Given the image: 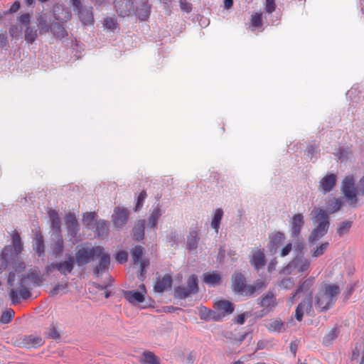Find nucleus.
I'll use <instances>...</instances> for the list:
<instances>
[{
	"mask_svg": "<svg viewBox=\"0 0 364 364\" xmlns=\"http://www.w3.org/2000/svg\"><path fill=\"white\" fill-rule=\"evenodd\" d=\"M10 267L16 271H23L26 265L23 262L18 261V258L13 252L12 247L5 246L0 255V274Z\"/></svg>",
	"mask_w": 364,
	"mask_h": 364,
	"instance_id": "obj_4",
	"label": "nucleus"
},
{
	"mask_svg": "<svg viewBox=\"0 0 364 364\" xmlns=\"http://www.w3.org/2000/svg\"><path fill=\"white\" fill-rule=\"evenodd\" d=\"M342 191L345 197L355 205L358 200L356 193L354 188V178L353 176H346L343 181Z\"/></svg>",
	"mask_w": 364,
	"mask_h": 364,
	"instance_id": "obj_15",
	"label": "nucleus"
},
{
	"mask_svg": "<svg viewBox=\"0 0 364 364\" xmlns=\"http://www.w3.org/2000/svg\"><path fill=\"white\" fill-rule=\"evenodd\" d=\"M53 16L59 22L51 23L50 31L56 38H63L68 36V33L61 22H67L71 18V13L64 7H57L53 10Z\"/></svg>",
	"mask_w": 364,
	"mask_h": 364,
	"instance_id": "obj_5",
	"label": "nucleus"
},
{
	"mask_svg": "<svg viewBox=\"0 0 364 364\" xmlns=\"http://www.w3.org/2000/svg\"><path fill=\"white\" fill-rule=\"evenodd\" d=\"M75 264L73 256L68 253L65 255V259L64 261L56 262V264L53 265V267L55 268V270H58L62 275L66 276L73 272Z\"/></svg>",
	"mask_w": 364,
	"mask_h": 364,
	"instance_id": "obj_16",
	"label": "nucleus"
},
{
	"mask_svg": "<svg viewBox=\"0 0 364 364\" xmlns=\"http://www.w3.org/2000/svg\"><path fill=\"white\" fill-rule=\"evenodd\" d=\"M246 278L240 272H235L232 275L231 287L232 291L237 294H242L245 289Z\"/></svg>",
	"mask_w": 364,
	"mask_h": 364,
	"instance_id": "obj_18",
	"label": "nucleus"
},
{
	"mask_svg": "<svg viewBox=\"0 0 364 364\" xmlns=\"http://www.w3.org/2000/svg\"><path fill=\"white\" fill-rule=\"evenodd\" d=\"M252 24L254 27H259L262 25V14L256 13L252 16L251 18Z\"/></svg>",
	"mask_w": 364,
	"mask_h": 364,
	"instance_id": "obj_62",
	"label": "nucleus"
},
{
	"mask_svg": "<svg viewBox=\"0 0 364 364\" xmlns=\"http://www.w3.org/2000/svg\"><path fill=\"white\" fill-rule=\"evenodd\" d=\"M129 210L126 208L117 206L112 215L113 225L117 230L122 229L127 223L129 217Z\"/></svg>",
	"mask_w": 364,
	"mask_h": 364,
	"instance_id": "obj_10",
	"label": "nucleus"
},
{
	"mask_svg": "<svg viewBox=\"0 0 364 364\" xmlns=\"http://www.w3.org/2000/svg\"><path fill=\"white\" fill-rule=\"evenodd\" d=\"M147 196L146 192L145 190H143L138 196L136 205L134 207V211L139 212L141 208L143 207L144 200Z\"/></svg>",
	"mask_w": 364,
	"mask_h": 364,
	"instance_id": "obj_51",
	"label": "nucleus"
},
{
	"mask_svg": "<svg viewBox=\"0 0 364 364\" xmlns=\"http://www.w3.org/2000/svg\"><path fill=\"white\" fill-rule=\"evenodd\" d=\"M187 288L192 294H196L199 291L198 277L191 274L187 279Z\"/></svg>",
	"mask_w": 364,
	"mask_h": 364,
	"instance_id": "obj_42",
	"label": "nucleus"
},
{
	"mask_svg": "<svg viewBox=\"0 0 364 364\" xmlns=\"http://www.w3.org/2000/svg\"><path fill=\"white\" fill-rule=\"evenodd\" d=\"M314 282V277H309L305 279L298 286L297 289H296V294L308 292L310 290V288L313 286Z\"/></svg>",
	"mask_w": 364,
	"mask_h": 364,
	"instance_id": "obj_43",
	"label": "nucleus"
},
{
	"mask_svg": "<svg viewBox=\"0 0 364 364\" xmlns=\"http://www.w3.org/2000/svg\"><path fill=\"white\" fill-rule=\"evenodd\" d=\"M42 282V277L36 269H31L26 274H21L18 282L19 289L11 288L9 292L11 304L16 305L21 299L27 300L31 297L32 287L40 286Z\"/></svg>",
	"mask_w": 364,
	"mask_h": 364,
	"instance_id": "obj_2",
	"label": "nucleus"
},
{
	"mask_svg": "<svg viewBox=\"0 0 364 364\" xmlns=\"http://www.w3.org/2000/svg\"><path fill=\"white\" fill-rule=\"evenodd\" d=\"M291 225V237L293 239H299L301 229L304 225V215L296 213L293 215Z\"/></svg>",
	"mask_w": 364,
	"mask_h": 364,
	"instance_id": "obj_19",
	"label": "nucleus"
},
{
	"mask_svg": "<svg viewBox=\"0 0 364 364\" xmlns=\"http://www.w3.org/2000/svg\"><path fill=\"white\" fill-rule=\"evenodd\" d=\"M9 33L12 38L18 40L21 35V28L16 24H12L9 27Z\"/></svg>",
	"mask_w": 364,
	"mask_h": 364,
	"instance_id": "obj_53",
	"label": "nucleus"
},
{
	"mask_svg": "<svg viewBox=\"0 0 364 364\" xmlns=\"http://www.w3.org/2000/svg\"><path fill=\"white\" fill-rule=\"evenodd\" d=\"M199 317L201 320L203 321H218L220 320V316L217 315L216 312L208 309L204 306H200L199 308Z\"/></svg>",
	"mask_w": 364,
	"mask_h": 364,
	"instance_id": "obj_31",
	"label": "nucleus"
},
{
	"mask_svg": "<svg viewBox=\"0 0 364 364\" xmlns=\"http://www.w3.org/2000/svg\"><path fill=\"white\" fill-rule=\"evenodd\" d=\"M116 260L119 264L125 263L128 259V253L126 251H119L116 255Z\"/></svg>",
	"mask_w": 364,
	"mask_h": 364,
	"instance_id": "obj_60",
	"label": "nucleus"
},
{
	"mask_svg": "<svg viewBox=\"0 0 364 364\" xmlns=\"http://www.w3.org/2000/svg\"><path fill=\"white\" fill-rule=\"evenodd\" d=\"M96 213L95 212H87L83 215L82 221L85 225L90 226L95 220Z\"/></svg>",
	"mask_w": 364,
	"mask_h": 364,
	"instance_id": "obj_52",
	"label": "nucleus"
},
{
	"mask_svg": "<svg viewBox=\"0 0 364 364\" xmlns=\"http://www.w3.org/2000/svg\"><path fill=\"white\" fill-rule=\"evenodd\" d=\"M48 213L50 220L52 230L55 234L60 235L61 231V221L58 212L55 210L51 209L48 212Z\"/></svg>",
	"mask_w": 364,
	"mask_h": 364,
	"instance_id": "obj_30",
	"label": "nucleus"
},
{
	"mask_svg": "<svg viewBox=\"0 0 364 364\" xmlns=\"http://www.w3.org/2000/svg\"><path fill=\"white\" fill-rule=\"evenodd\" d=\"M142 364H160V358L151 351H145L143 353L140 360Z\"/></svg>",
	"mask_w": 364,
	"mask_h": 364,
	"instance_id": "obj_38",
	"label": "nucleus"
},
{
	"mask_svg": "<svg viewBox=\"0 0 364 364\" xmlns=\"http://www.w3.org/2000/svg\"><path fill=\"white\" fill-rule=\"evenodd\" d=\"M104 26L108 29L114 30L117 27V21L112 17H107L104 20Z\"/></svg>",
	"mask_w": 364,
	"mask_h": 364,
	"instance_id": "obj_58",
	"label": "nucleus"
},
{
	"mask_svg": "<svg viewBox=\"0 0 364 364\" xmlns=\"http://www.w3.org/2000/svg\"><path fill=\"white\" fill-rule=\"evenodd\" d=\"M59 236L60 237L57 239V240L51 245L52 254L56 258L59 257L64 250L63 240L60 235Z\"/></svg>",
	"mask_w": 364,
	"mask_h": 364,
	"instance_id": "obj_41",
	"label": "nucleus"
},
{
	"mask_svg": "<svg viewBox=\"0 0 364 364\" xmlns=\"http://www.w3.org/2000/svg\"><path fill=\"white\" fill-rule=\"evenodd\" d=\"M312 291H309L307 296L304 299L296 306L295 310V318L298 321H301L304 311L308 315H311L312 311Z\"/></svg>",
	"mask_w": 364,
	"mask_h": 364,
	"instance_id": "obj_13",
	"label": "nucleus"
},
{
	"mask_svg": "<svg viewBox=\"0 0 364 364\" xmlns=\"http://www.w3.org/2000/svg\"><path fill=\"white\" fill-rule=\"evenodd\" d=\"M267 328L269 331L281 332L284 328V323L280 319L272 320L267 324Z\"/></svg>",
	"mask_w": 364,
	"mask_h": 364,
	"instance_id": "obj_45",
	"label": "nucleus"
},
{
	"mask_svg": "<svg viewBox=\"0 0 364 364\" xmlns=\"http://www.w3.org/2000/svg\"><path fill=\"white\" fill-rule=\"evenodd\" d=\"M336 183V176L333 173L327 174L320 181L319 190L323 193L330 192Z\"/></svg>",
	"mask_w": 364,
	"mask_h": 364,
	"instance_id": "obj_22",
	"label": "nucleus"
},
{
	"mask_svg": "<svg viewBox=\"0 0 364 364\" xmlns=\"http://www.w3.org/2000/svg\"><path fill=\"white\" fill-rule=\"evenodd\" d=\"M38 23L40 28V33H48L50 31L51 29V25H50L46 19L43 18V16H40L38 18Z\"/></svg>",
	"mask_w": 364,
	"mask_h": 364,
	"instance_id": "obj_50",
	"label": "nucleus"
},
{
	"mask_svg": "<svg viewBox=\"0 0 364 364\" xmlns=\"http://www.w3.org/2000/svg\"><path fill=\"white\" fill-rule=\"evenodd\" d=\"M329 246V243L328 242H323L319 247H318L316 250L314 252L312 257H318L324 254L328 247Z\"/></svg>",
	"mask_w": 364,
	"mask_h": 364,
	"instance_id": "obj_56",
	"label": "nucleus"
},
{
	"mask_svg": "<svg viewBox=\"0 0 364 364\" xmlns=\"http://www.w3.org/2000/svg\"><path fill=\"white\" fill-rule=\"evenodd\" d=\"M323 293L326 294L328 296H329L336 302L337 299V296L340 293V288L338 285L336 284H326L324 287Z\"/></svg>",
	"mask_w": 364,
	"mask_h": 364,
	"instance_id": "obj_40",
	"label": "nucleus"
},
{
	"mask_svg": "<svg viewBox=\"0 0 364 364\" xmlns=\"http://www.w3.org/2000/svg\"><path fill=\"white\" fill-rule=\"evenodd\" d=\"M329 205L331 206V212L335 213V212L338 211L341 209V208L342 206V203L339 199L333 198L332 200H331V203Z\"/></svg>",
	"mask_w": 364,
	"mask_h": 364,
	"instance_id": "obj_61",
	"label": "nucleus"
},
{
	"mask_svg": "<svg viewBox=\"0 0 364 364\" xmlns=\"http://www.w3.org/2000/svg\"><path fill=\"white\" fill-rule=\"evenodd\" d=\"M9 42L7 34L0 33V51L5 50H7L9 48Z\"/></svg>",
	"mask_w": 364,
	"mask_h": 364,
	"instance_id": "obj_57",
	"label": "nucleus"
},
{
	"mask_svg": "<svg viewBox=\"0 0 364 364\" xmlns=\"http://www.w3.org/2000/svg\"><path fill=\"white\" fill-rule=\"evenodd\" d=\"M311 264V261L302 256L297 255L282 269L283 273L291 274L294 269H297L299 272H306Z\"/></svg>",
	"mask_w": 364,
	"mask_h": 364,
	"instance_id": "obj_9",
	"label": "nucleus"
},
{
	"mask_svg": "<svg viewBox=\"0 0 364 364\" xmlns=\"http://www.w3.org/2000/svg\"><path fill=\"white\" fill-rule=\"evenodd\" d=\"M113 5L119 17H128L132 15L134 0H114Z\"/></svg>",
	"mask_w": 364,
	"mask_h": 364,
	"instance_id": "obj_14",
	"label": "nucleus"
},
{
	"mask_svg": "<svg viewBox=\"0 0 364 364\" xmlns=\"http://www.w3.org/2000/svg\"><path fill=\"white\" fill-rule=\"evenodd\" d=\"M267 286V283L262 279H257L253 284L245 286L243 293L245 296H252L260 290L264 289Z\"/></svg>",
	"mask_w": 364,
	"mask_h": 364,
	"instance_id": "obj_24",
	"label": "nucleus"
},
{
	"mask_svg": "<svg viewBox=\"0 0 364 364\" xmlns=\"http://www.w3.org/2000/svg\"><path fill=\"white\" fill-rule=\"evenodd\" d=\"M191 294V291L188 289L187 287L178 286L176 287L174 289V297L179 299H183L187 297H188Z\"/></svg>",
	"mask_w": 364,
	"mask_h": 364,
	"instance_id": "obj_47",
	"label": "nucleus"
},
{
	"mask_svg": "<svg viewBox=\"0 0 364 364\" xmlns=\"http://www.w3.org/2000/svg\"><path fill=\"white\" fill-rule=\"evenodd\" d=\"M250 263L255 270L259 271L266 265V259L264 249H255L250 257Z\"/></svg>",
	"mask_w": 364,
	"mask_h": 364,
	"instance_id": "obj_17",
	"label": "nucleus"
},
{
	"mask_svg": "<svg viewBox=\"0 0 364 364\" xmlns=\"http://www.w3.org/2000/svg\"><path fill=\"white\" fill-rule=\"evenodd\" d=\"M200 235L198 230H191L187 237L186 248L189 251L196 250L198 248Z\"/></svg>",
	"mask_w": 364,
	"mask_h": 364,
	"instance_id": "obj_32",
	"label": "nucleus"
},
{
	"mask_svg": "<svg viewBox=\"0 0 364 364\" xmlns=\"http://www.w3.org/2000/svg\"><path fill=\"white\" fill-rule=\"evenodd\" d=\"M338 332L336 328L331 329L323 338V344L325 346H328L332 344L333 341L338 337Z\"/></svg>",
	"mask_w": 364,
	"mask_h": 364,
	"instance_id": "obj_46",
	"label": "nucleus"
},
{
	"mask_svg": "<svg viewBox=\"0 0 364 364\" xmlns=\"http://www.w3.org/2000/svg\"><path fill=\"white\" fill-rule=\"evenodd\" d=\"M161 206L158 204L153 210L151 211L147 220V226L151 229L156 228L159 220L161 216Z\"/></svg>",
	"mask_w": 364,
	"mask_h": 364,
	"instance_id": "obj_29",
	"label": "nucleus"
},
{
	"mask_svg": "<svg viewBox=\"0 0 364 364\" xmlns=\"http://www.w3.org/2000/svg\"><path fill=\"white\" fill-rule=\"evenodd\" d=\"M173 282L172 277L166 274L161 279L157 280L154 287L155 292L162 293L171 287Z\"/></svg>",
	"mask_w": 364,
	"mask_h": 364,
	"instance_id": "obj_26",
	"label": "nucleus"
},
{
	"mask_svg": "<svg viewBox=\"0 0 364 364\" xmlns=\"http://www.w3.org/2000/svg\"><path fill=\"white\" fill-rule=\"evenodd\" d=\"M22 343L26 348H38L44 343V341L41 336L36 335L25 336L22 340Z\"/></svg>",
	"mask_w": 364,
	"mask_h": 364,
	"instance_id": "obj_27",
	"label": "nucleus"
},
{
	"mask_svg": "<svg viewBox=\"0 0 364 364\" xmlns=\"http://www.w3.org/2000/svg\"><path fill=\"white\" fill-rule=\"evenodd\" d=\"M151 5L148 0H138L134 1L132 14L138 20L146 21L150 16Z\"/></svg>",
	"mask_w": 364,
	"mask_h": 364,
	"instance_id": "obj_8",
	"label": "nucleus"
},
{
	"mask_svg": "<svg viewBox=\"0 0 364 364\" xmlns=\"http://www.w3.org/2000/svg\"><path fill=\"white\" fill-rule=\"evenodd\" d=\"M95 257L99 258V262L93 268V274L96 277H99L109 269L110 264V255L105 252L103 247L77 246L73 260L78 267H82L93 261Z\"/></svg>",
	"mask_w": 364,
	"mask_h": 364,
	"instance_id": "obj_1",
	"label": "nucleus"
},
{
	"mask_svg": "<svg viewBox=\"0 0 364 364\" xmlns=\"http://www.w3.org/2000/svg\"><path fill=\"white\" fill-rule=\"evenodd\" d=\"M335 301L323 292H319L315 297V305L321 309V311L328 310L335 304Z\"/></svg>",
	"mask_w": 364,
	"mask_h": 364,
	"instance_id": "obj_21",
	"label": "nucleus"
},
{
	"mask_svg": "<svg viewBox=\"0 0 364 364\" xmlns=\"http://www.w3.org/2000/svg\"><path fill=\"white\" fill-rule=\"evenodd\" d=\"M144 248L141 245H135L131 249L130 253L134 264H140L141 261H149L142 259Z\"/></svg>",
	"mask_w": 364,
	"mask_h": 364,
	"instance_id": "obj_37",
	"label": "nucleus"
},
{
	"mask_svg": "<svg viewBox=\"0 0 364 364\" xmlns=\"http://www.w3.org/2000/svg\"><path fill=\"white\" fill-rule=\"evenodd\" d=\"M15 311L12 309H9L4 311L0 317V323L2 324H8L13 320Z\"/></svg>",
	"mask_w": 364,
	"mask_h": 364,
	"instance_id": "obj_48",
	"label": "nucleus"
},
{
	"mask_svg": "<svg viewBox=\"0 0 364 364\" xmlns=\"http://www.w3.org/2000/svg\"><path fill=\"white\" fill-rule=\"evenodd\" d=\"M33 248L37 255L41 257L44 255L45 245L43 235L41 232H36L33 241Z\"/></svg>",
	"mask_w": 364,
	"mask_h": 364,
	"instance_id": "obj_28",
	"label": "nucleus"
},
{
	"mask_svg": "<svg viewBox=\"0 0 364 364\" xmlns=\"http://www.w3.org/2000/svg\"><path fill=\"white\" fill-rule=\"evenodd\" d=\"M216 309L225 314H230L234 311V304L227 300H220L215 303Z\"/></svg>",
	"mask_w": 364,
	"mask_h": 364,
	"instance_id": "obj_36",
	"label": "nucleus"
},
{
	"mask_svg": "<svg viewBox=\"0 0 364 364\" xmlns=\"http://www.w3.org/2000/svg\"><path fill=\"white\" fill-rule=\"evenodd\" d=\"M12 245L13 252L14 255H16L17 258H18V255L23 250V245L20 235L17 232H15L12 235Z\"/></svg>",
	"mask_w": 364,
	"mask_h": 364,
	"instance_id": "obj_39",
	"label": "nucleus"
},
{
	"mask_svg": "<svg viewBox=\"0 0 364 364\" xmlns=\"http://www.w3.org/2000/svg\"><path fill=\"white\" fill-rule=\"evenodd\" d=\"M269 241L267 244V248L270 252L274 254L277 252L279 247L285 240V235L282 232L277 231L272 233L269 236Z\"/></svg>",
	"mask_w": 364,
	"mask_h": 364,
	"instance_id": "obj_20",
	"label": "nucleus"
},
{
	"mask_svg": "<svg viewBox=\"0 0 364 364\" xmlns=\"http://www.w3.org/2000/svg\"><path fill=\"white\" fill-rule=\"evenodd\" d=\"M145 220H138L132 229V239L134 241L139 242L144 238Z\"/></svg>",
	"mask_w": 364,
	"mask_h": 364,
	"instance_id": "obj_25",
	"label": "nucleus"
},
{
	"mask_svg": "<svg viewBox=\"0 0 364 364\" xmlns=\"http://www.w3.org/2000/svg\"><path fill=\"white\" fill-rule=\"evenodd\" d=\"M166 241L171 247L178 245V237L176 231H171L166 235Z\"/></svg>",
	"mask_w": 364,
	"mask_h": 364,
	"instance_id": "obj_55",
	"label": "nucleus"
},
{
	"mask_svg": "<svg viewBox=\"0 0 364 364\" xmlns=\"http://www.w3.org/2000/svg\"><path fill=\"white\" fill-rule=\"evenodd\" d=\"M180 8L182 11L190 13L192 11V4L186 0L180 1Z\"/></svg>",
	"mask_w": 364,
	"mask_h": 364,
	"instance_id": "obj_64",
	"label": "nucleus"
},
{
	"mask_svg": "<svg viewBox=\"0 0 364 364\" xmlns=\"http://www.w3.org/2000/svg\"><path fill=\"white\" fill-rule=\"evenodd\" d=\"M319 146L318 144H309L306 147V154L311 159H317L319 156Z\"/></svg>",
	"mask_w": 364,
	"mask_h": 364,
	"instance_id": "obj_44",
	"label": "nucleus"
},
{
	"mask_svg": "<svg viewBox=\"0 0 364 364\" xmlns=\"http://www.w3.org/2000/svg\"><path fill=\"white\" fill-rule=\"evenodd\" d=\"M350 154L351 152L348 149L340 148L338 151V156L341 161H346L348 159Z\"/></svg>",
	"mask_w": 364,
	"mask_h": 364,
	"instance_id": "obj_59",
	"label": "nucleus"
},
{
	"mask_svg": "<svg viewBox=\"0 0 364 364\" xmlns=\"http://www.w3.org/2000/svg\"><path fill=\"white\" fill-rule=\"evenodd\" d=\"M140 264V273L138 275L139 279L141 281H144L145 278V272H146V268L149 264V261H141Z\"/></svg>",
	"mask_w": 364,
	"mask_h": 364,
	"instance_id": "obj_63",
	"label": "nucleus"
},
{
	"mask_svg": "<svg viewBox=\"0 0 364 364\" xmlns=\"http://www.w3.org/2000/svg\"><path fill=\"white\" fill-rule=\"evenodd\" d=\"M124 297L132 305L141 304L145 300L144 294L137 289L124 291Z\"/></svg>",
	"mask_w": 364,
	"mask_h": 364,
	"instance_id": "obj_23",
	"label": "nucleus"
},
{
	"mask_svg": "<svg viewBox=\"0 0 364 364\" xmlns=\"http://www.w3.org/2000/svg\"><path fill=\"white\" fill-rule=\"evenodd\" d=\"M314 212V223L316 227L309 236V242L312 244L323 237L328 232L330 226V218L326 210L318 208Z\"/></svg>",
	"mask_w": 364,
	"mask_h": 364,
	"instance_id": "obj_3",
	"label": "nucleus"
},
{
	"mask_svg": "<svg viewBox=\"0 0 364 364\" xmlns=\"http://www.w3.org/2000/svg\"><path fill=\"white\" fill-rule=\"evenodd\" d=\"M352 226L351 221H344L340 223L339 226L337 228L336 233L342 237L344 235H346L349 232L350 229Z\"/></svg>",
	"mask_w": 364,
	"mask_h": 364,
	"instance_id": "obj_49",
	"label": "nucleus"
},
{
	"mask_svg": "<svg viewBox=\"0 0 364 364\" xmlns=\"http://www.w3.org/2000/svg\"><path fill=\"white\" fill-rule=\"evenodd\" d=\"M203 282L210 286L219 285L221 282L220 274L217 271L203 274Z\"/></svg>",
	"mask_w": 364,
	"mask_h": 364,
	"instance_id": "obj_34",
	"label": "nucleus"
},
{
	"mask_svg": "<svg viewBox=\"0 0 364 364\" xmlns=\"http://www.w3.org/2000/svg\"><path fill=\"white\" fill-rule=\"evenodd\" d=\"M31 14L25 13L18 16V21L26 26L24 39L28 44L33 43L38 38V29L36 26H31Z\"/></svg>",
	"mask_w": 364,
	"mask_h": 364,
	"instance_id": "obj_7",
	"label": "nucleus"
},
{
	"mask_svg": "<svg viewBox=\"0 0 364 364\" xmlns=\"http://www.w3.org/2000/svg\"><path fill=\"white\" fill-rule=\"evenodd\" d=\"M278 285L282 289H290L294 287V281L291 277H286L282 279Z\"/></svg>",
	"mask_w": 364,
	"mask_h": 364,
	"instance_id": "obj_54",
	"label": "nucleus"
},
{
	"mask_svg": "<svg viewBox=\"0 0 364 364\" xmlns=\"http://www.w3.org/2000/svg\"><path fill=\"white\" fill-rule=\"evenodd\" d=\"M109 223L105 220H100L96 223V233L99 238L105 239L109 235Z\"/></svg>",
	"mask_w": 364,
	"mask_h": 364,
	"instance_id": "obj_33",
	"label": "nucleus"
},
{
	"mask_svg": "<svg viewBox=\"0 0 364 364\" xmlns=\"http://www.w3.org/2000/svg\"><path fill=\"white\" fill-rule=\"evenodd\" d=\"M65 223L68 230V234L71 238L78 240L80 237L79 232L80 230V225L75 215L73 213H67L65 218Z\"/></svg>",
	"mask_w": 364,
	"mask_h": 364,
	"instance_id": "obj_12",
	"label": "nucleus"
},
{
	"mask_svg": "<svg viewBox=\"0 0 364 364\" xmlns=\"http://www.w3.org/2000/svg\"><path fill=\"white\" fill-rule=\"evenodd\" d=\"M257 304L259 306L263 307L264 309L262 314L257 315V317H262L264 314H267L274 308L277 303L275 294L272 291H268L264 296L257 299Z\"/></svg>",
	"mask_w": 364,
	"mask_h": 364,
	"instance_id": "obj_11",
	"label": "nucleus"
},
{
	"mask_svg": "<svg viewBox=\"0 0 364 364\" xmlns=\"http://www.w3.org/2000/svg\"><path fill=\"white\" fill-rule=\"evenodd\" d=\"M73 11L75 12L82 23L85 26H90L94 23L92 8L82 6L80 0H71Z\"/></svg>",
	"mask_w": 364,
	"mask_h": 364,
	"instance_id": "obj_6",
	"label": "nucleus"
},
{
	"mask_svg": "<svg viewBox=\"0 0 364 364\" xmlns=\"http://www.w3.org/2000/svg\"><path fill=\"white\" fill-rule=\"evenodd\" d=\"M223 210L222 208H217L213 215L211 220V228L216 233H218L222 218L223 217Z\"/></svg>",
	"mask_w": 364,
	"mask_h": 364,
	"instance_id": "obj_35",
	"label": "nucleus"
}]
</instances>
